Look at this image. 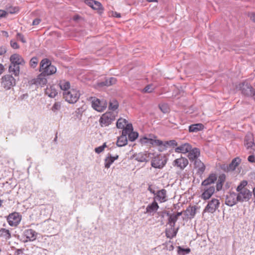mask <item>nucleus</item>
<instances>
[{"mask_svg": "<svg viewBox=\"0 0 255 255\" xmlns=\"http://www.w3.org/2000/svg\"><path fill=\"white\" fill-rule=\"evenodd\" d=\"M159 107L160 109V110L163 113H166L169 111V108L168 105L166 104H161L159 105Z\"/></svg>", "mask_w": 255, "mask_h": 255, "instance_id": "49530a36", "label": "nucleus"}, {"mask_svg": "<svg viewBox=\"0 0 255 255\" xmlns=\"http://www.w3.org/2000/svg\"><path fill=\"white\" fill-rule=\"evenodd\" d=\"M111 15L114 16V17H121V14L120 13H118L116 11H112L111 12Z\"/></svg>", "mask_w": 255, "mask_h": 255, "instance_id": "4d7b16f0", "label": "nucleus"}, {"mask_svg": "<svg viewBox=\"0 0 255 255\" xmlns=\"http://www.w3.org/2000/svg\"><path fill=\"white\" fill-rule=\"evenodd\" d=\"M38 62V60L37 58L36 57H33L31 59L30 61V65L31 67L35 68L37 66Z\"/></svg>", "mask_w": 255, "mask_h": 255, "instance_id": "de8ad7c7", "label": "nucleus"}, {"mask_svg": "<svg viewBox=\"0 0 255 255\" xmlns=\"http://www.w3.org/2000/svg\"><path fill=\"white\" fill-rule=\"evenodd\" d=\"M10 45L13 49L19 48V45H18L17 43L15 41L11 40Z\"/></svg>", "mask_w": 255, "mask_h": 255, "instance_id": "5fc2aeb1", "label": "nucleus"}, {"mask_svg": "<svg viewBox=\"0 0 255 255\" xmlns=\"http://www.w3.org/2000/svg\"><path fill=\"white\" fill-rule=\"evenodd\" d=\"M24 235L27 239V241H33L36 239L37 236V233L32 229L26 230Z\"/></svg>", "mask_w": 255, "mask_h": 255, "instance_id": "412c9836", "label": "nucleus"}, {"mask_svg": "<svg viewBox=\"0 0 255 255\" xmlns=\"http://www.w3.org/2000/svg\"><path fill=\"white\" fill-rule=\"evenodd\" d=\"M45 94L50 98H54L58 94L56 87L54 85L47 87L45 91Z\"/></svg>", "mask_w": 255, "mask_h": 255, "instance_id": "bb28decb", "label": "nucleus"}, {"mask_svg": "<svg viewBox=\"0 0 255 255\" xmlns=\"http://www.w3.org/2000/svg\"><path fill=\"white\" fill-rule=\"evenodd\" d=\"M182 214L181 212H178L176 214H172L170 215L168 219V223L171 227H174L179 216Z\"/></svg>", "mask_w": 255, "mask_h": 255, "instance_id": "c756f323", "label": "nucleus"}, {"mask_svg": "<svg viewBox=\"0 0 255 255\" xmlns=\"http://www.w3.org/2000/svg\"><path fill=\"white\" fill-rule=\"evenodd\" d=\"M93 1L94 0H87L85 1V3L92 8V5L93 4Z\"/></svg>", "mask_w": 255, "mask_h": 255, "instance_id": "13d9d810", "label": "nucleus"}, {"mask_svg": "<svg viewBox=\"0 0 255 255\" xmlns=\"http://www.w3.org/2000/svg\"><path fill=\"white\" fill-rule=\"evenodd\" d=\"M146 0L148 2H153V1L157 2V0Z\"/></svg>", "mask_w": 255, "mask_h": 255, "instance_id": "69168bd1", "label": "nucleus"}, {"mask_svg": "<svg viewBox=\"0 0 255 255\" xmlns=\"http://www.w3.org/2000/svg\"><path fill=\"white\" fill-rule=\"evenodd\" d=\"M190 252V249L189 248L183 249L181 247H178V253L182 255H185L188 254Z\"/></svg>", "mask_w": 255, "mask_h": 255, "instance_id": "c03bdc74", "label": "nucleus"}, {"mask_svg": "<svg viewBox=\"0 0 255 255\" xmlns=\"http://www.w3.org/2000/svg\"><path fill=\"white\" fill-rule=\"evenodd\" d=\"M109 79H106L104 82H100L98 83V86L100 87L103 86H110L111 84H109Z\"/></svg>", "mask_w": 255, "mask_h": 255, "instance_id": "603ef678", "label": "nucleus"}, {"mask_svg": "<svg viewBox=\"0 0 255 255\" xmlns=\"http://www.w3.org/2000/svg\"><path fill=\"white\" fill-rule=\"evenodd\" d=\"M249 150L251 155L248 157V161L250 162H254L255 161V149H251Z\"/></svg>", "mask_w": 255, "mask_h": 255, "instance_id": "79ce46f5", "label": "nucleus"}, {"mask_svg": "<svg viewBox=\"0 0 255 255\" xmlns=\"http://www.w3.org/2000/svg\"><path fill=\"white\" fill-rule=\"evenodd\" d=\"M238 192L237 196L238 201L240 202H247L250 199L252 196V192L248 189Z\"/></svg>", "mask_w": 255, "mask_h": 255, "instance_id": "2eb2a0df", "label": "nucleus"}, {"mask_svg": "<svg viewBox=\"0 0 255 255\" xmlns=\"http://www.w3.org/2000/svg\"><path fill=\"white\" fill-rule=\"evenodd\" d=\"M17 39L19 40H20L22 43H25L26 40L24 37V36L21 34L18 33L16 35Z\"/></svg>", "mask_w": 255, "mask_h": 255, "instance_id": "864d4df0", "label": "nucleus"}, {"mask_svg": "<svg viewBox=\"0 0 255 255\" xmlns=\"http://www.w3.org/2000/svg\"><path fill=\"white\" fill-rule=\"evenodd\" d=\"M224 178L223 177H220L218 179L217 185H216V189L217 191H219L221 189L222 187V182H224Z\"/></svg>", "mask_w": 255, "mask_h": 255, "instance_id": "09e8293b", "label": "nucleus"}, {"mask_svg": "<svg viewBox=\"0 0 255 255\" xmlns=\"http://www.w3.org/2000/svg\"><path fill=\"white\" fill-rule=\"evenodd\" d=\"M129 124L128 123V121L123 118H120L117 122V127L119 129H123L124 130L127 125Z\"/></svg>", "mask_w": 255, "mask_h": 255, "instance_id": "72a5a7b5", "label": "nucleus"}, {"mask_svg": "<svg viewBox=\"0 0 255 255\" xmlns=\"http://www.w3.org/2000/svg\"><path fill=\"white\" fill-rule=\"evenodd\" d=\"M109 80V84H111V85H112L114 84H115L117 82V80L114 77H111L110 79H108Z\"/></svg>", "mask_w": 255, "mask_h": 255, "instance_id": "6e6d98bb", "label": "nucleus"}, {"mask_svg": "<svg viewBox=\"0 0 255 255\" xmlns=\"http://www.w3.org/2000/svg\"><path fill=\"white\" fill-rule=\"evenodd\" d=\"M194 165L200 173H203L205 170V166L200 160H196L194 162Z\"/></svg>", "mask_w": 255, "mask_h": 255, "instance_id": "473e14b6", "label": "nucleus"}, {"mask_svg": "<svg viewBox=\"0 0 255 255\" xmlns=\"http://www.w3.org/2000/svg\"><path fill=\"white\" fill-rule=\"evenodd\" d=\"M202 194L200 197L204 200L209 199L215 192V188L214 186H202Z\"/></svg>", "mask_w": 255, "mask_h": 255, "instance_id": "9b49d317", "label": "nucleus"}, {"mask_svg": "<svg viewBox=\"0 0 255 255\" xmlns=\"http://www.w3.org/2000/svg\"><path fill=\"white\" fill-rule=\"evenodd\" d=\"M40 71L46 75H50L56 72V67L51 65L50 61L47 59H43L40 64Z\"/></svg>", "mask_w": 255, "mask_h": 255, "instance_id": "f03ea898", "label": "nucleus"}, {"mask_svg": "<svg viewBox=\"0 0 255 255\" xmlns=\"http://www.w3.org/2000/svg\"><path fill=\"white\" fill-rule=\"evenodd\" d=\"M60 108H61L60 103L59 102H56L53 105V106L52 108V110L54 112H55L56 111H59L60 109Z\"/></svg>", "mask_w": 255, "mask_h": 255, "instance_id": "3c124183", "label": "nucleus"}, {"mask_svg": "<svg viewBox=\"0 0 255 255\" xmlns=\"http://www.w3.org/2000/svg\"><path fill=\"white\" fill-rule=\"evenodd\" d=\"M132 130L131 131L128 132V139L130 141H133L135 140L138 137V134L136 132H134Z\"/></svg>", "mask_w": 255, "mask_h": 255, "instance_id": "ea45409f", "label": "nucleus"}, {"mask_svg": "<svg viewBox=\"0 0 255 255\" xmlns=\"http://www.w3.org/2000/svg\"><path fill=\"white\" fill-rule=\"evenodd\" d=\"M167 159L163 154H159L155 156L151 160V166L155 168L161 169L166 164Z\"/></svg>", "mask_w": 255, "mask_h": 255, "instance_id": "423d86ee", "label": "nucleus"}, {"mask_svg": "<svg viewBox=\"0 0 255 255\" xmlns=\"http://www.w3.org/2000/svg\"><path fill=\"white\" fill-rule=\"evenodd\" d=\"M1 236H2L6 240L10 238L11 235L8 230L1 229Z\"/></svg>", "mask_w": 255, "mask_h": 255, "instance_id": "a19ab883", "label": "nucleus"}, {"mask_svg": "<svg viewBox=\"0 0 255 255\" xmlns=\"http://www.w3.org/2000/svg\"><path fill=\"white\" fill-rule=\"evenodd\" d=\"M118 112H108L103 114L101 117L99 122L101 127L109 126L115 120L117 116Z\"/></svg>", "mask_w": 255, "mask_h": 255, "instance_id": "7ed1b4c3", "label": "nucleus"}, {"mask_svg": "<svg viewBox=\"0 0 255 255\" xmlns=\"http://www.w3.org/2000/svg\"><path fill=\"white\" fill-rule=\"evenodd\" d=\"M1 80L2 85L6 90L9 89L15 85V79L12 76L9 75L2 77Z\"/></svg>", "mask_w": 255, "mask_h": 255, "instance_id": "f8f14e48", "label": "nucleus"}, {"mask_svg": "<svg viewBox=\"0 0 255 255\" xmlns=\"http://www.w3.org/2000/svg\"><path fill=\"white\" fill-rule=\"evenodd\" d=\"M9 60L10 65L9 66V72L12 73L15 76H17L19 73V65H23L25 64V61L22 57L17 53L11 55Z\"/></svg>", "mask_w": 255, "mask_h": 255, "instance_id": "f257e3e1", "label": "nucleus"}, {"mask_svg": "<svg viewBox=\"0 0 255 255\" xmlns=\"http://www.w3.org/2000/svg\"><path fill=\"white\" fill-rule=\"evenodd\" d=\"M240 90L242 91V93L249 97H253L255 95V91L254 88L247 83H243L240 84L239 86L237 87Z\"/></svg>", "mask_w": 255, "mask_h": 255, "instance_id": "9d476101", "label": "nucleus"}, {"mask_svg": "<svg viewBox=\"0 0 255 255\" xmlns=\"http://www.w3.org/2000/svg\"><path fill=\"white\" fill-rule=\"evenodd\" d=\"M60 89L64 92H67L71 89L70 83L66 80H61L59 83Z\"/></svg>", "mask_w": 255, "mask_h": 255, "instance_id": "2f4dec72", "label": "nucleus"}, {"mask_svg": "<svg viewBox=\"0 0 255 255\" xmlns=\"http://www.w3.org/2000/svg\"><path fill=\"white\" fill-rule=\"evenodd\" d=\"M132 130V124L127 125L126 128L123 130L122 135L119 136L117 141V145L118 146H123L127 144L128 140L127 135L128 132Z\"/></svg>", "mask_w": 255, "mask_h": 255, "instance_id": "0eeeda50", "label": "nucleus"}, {"mask_svg": "<svg viewBox=\"0 0 255 255\" xmlns=\"http://www.w3.org/2000/svg\"><path fill=\"white\" fill-rule=\"evenodd\" d=\"M65 100L69 103H75L80 97V92L76 89L71 88L67 92L63 93Z\"/></svg>", "mask_w": 255, "mask_h": 255, "instance_id": "20e7f679", "label": "nucleus"}, {"mask_svg": "<svg viewBox=\"0 0 255 255\" xmlns=\"http://www.w3.org/2000/svg\"><path fill=\"white\" fill-rule=\"evenodd\" d=\"M155 199L160 202H164L166 201V191L162 189L156 192Z\"/></svg>", "mask_w": 255, "mask_h": 255, "instance_id": "a878e982", "label": "nucleus"}, {"mask_svg": "<svg viewBox=\"0 0 255 255\" xmlns=\"http://www.w3.org/2000/svg\"><path fill=\"white\" fill-rule=\"evenodd\" d=\"M0 66H1V71L2 70L3 66L1 64L0 65Z\"/></svg>", "mask_w": 255, "mask_h": 255, "instance_id": "774afa93", "label": "nucleus"}, {"mask_svg": "<svg viewBox=\"0 0 255 255\" xmlns=\"http://www.w3.org/2000/svg\"><path fill=\"white\" fill-rule=\"evenodd\" d=\"M92 106L96 111L102 112L106 109L107 103L106 100L103 99L100 100L96 98H92Z\"/></svg>", "mask_w": 255, "mask_h": 255, "instance_id": "6e6552de", "label": "nucleus"}, {"mask_svg": "<svg viewBox=\"0 0 255 255\" xmlns=\"http://www.w3.org/2000/svg\"><path fill=\"white\" fill-rule=\"evenodd\" d=\"M249 16L251 20L255 22V13H251L249 14Z\"/></svg>", "mask_w": 255, "mask_h": 255, "instance_id": "680f3d73", "label": "nucleus"}, {"mask_svg": "<svg viewBox=\"0 0 255 255\" xmlns=\"http://www.w3.org/2000/svg\"><path fill=\"white\" fill-rule=\"evenodd\" d=\"M204 126L202 124H193L189 126V131L191 132H197L204 129Z\"/></svg>", "mask_w": 255, "mask_h": 255, "instance_id": "7c9ffc66", "label": "nucleus"}, {"mask_svg": "<svg viewBox=\"0 0 255 255\" xmlns=\"http://www.w3.org/2000/svg\"><path fill=\"white\" fill-rule=\"evenodd\" d=\"M102 8L101 3L97 1L94 0L92 8L95 10H100Z\"/></svg>", "mask_w": 255, "mask_h": 255, "instance_id": "a18cd8bd", "label": "nucleus"}, {"mask_svg": "<svg viewBox=\"0 0 255 255\" xmlns=\"http://www.w3.org/2000/svg\"><path fill=\"white\" fill-rule=\"evenodd\" d=\"M107 146L106 143H104L102 146L96 147L95 149V151L97 153H100L102 152L105 149V148Z\"/></svg>", "mask_w": 255, "mask_h": 255, "instance_id": "8fccbe9b", "label": "nucleus"}, {"mask_svg": "<svg viewBox=\"0 0 255 255\" xmlns=\"http://www.w3.org/2000/svg\"><path fill=\"white\" fill-rule=\"evenodd\" d=\"M140 142L144 145L159 147L160 144L161 143V140L157 139L153 134H149L140 138Z\"/></svg>", "mask_w": 255, "mask_h": 255, "instance_id": "39448f33", "label": "nucleus"}, {"mask_svg": "<svg viewBox=\"0 0 255 255\" xmlns=\"http://www.w3.org/2000/svg\"><path fill=\"white\" fill-rule=\"evenodd\" d=\"M177 232V230H175L174 227H171L166 230V236L168 238L172 239L176 236Z\"/></svg>", "mask_w": 255, "mask_h": 255, "instance_id": "c9c22d12", "label": "nucleus"}, {"mask_svg": "<svg viewBox=\"0 0 255 255\" xmlns=\"http://www.w3.org/2000/svg\"><path fill=\"white\" fill-rule=\"evenodd\" d=\"M247 184H248V182L246 180L242 181L240 183V184L239 185V186H238V187L237 188V191H243L244 190L247 189V188H245L246 186L247 185Z\"/></svg>", "mask_w": 255, "mask_h": 255, "instance_id": "37998d69", "label": "nucleus"}, {"mask_svg": "<svg viewBox=\"0 0 255 255\" xmlns=\"http://www.w3.org/2000/svg\"><path fill=\"white\" fill-rule=\"evenodd\" d=\"M197 207L196 206H190L186 209L187 215L190 218H193L196 213Z\"/></svg>", "mask_w": 255, "mask_h": 255, "instance_id": "f704fd0d", "label": "nucleus"}, {"mask_svg": "<svg viewBox=\"0 0 255 255\" xmlns=\"http://www.w3.org/2000/svg\"><path fill=\"white\" fill-rule=\"evenodd\" d=\"M238 201V198L236 193H230L227 195L226 199V204L229 206H233L235 205Z\"/></svg>", "mask_w": 255, "mask_h": 255, "instance_id": "f3484780", "label": "nucleus"}, {"mask_svg": "<svg viewBox=\"0 0 255 255\" xmlns=\"http://www.w3.org/2000/svg\"><path fill=\"white\" fill-rule=\"evenodd\" d=\"M159 208L156 202L153 201L152 203L148 205L146 208V213L150 215H153Z\"/></svg>", "mask_w": 255, "mask_h": 255, "instance_id": "393cba45", "label": "nucleus"}, {"mask_svg": "<svg viewBox=\"0 0 255 255\" xmlns=\"http://www.w3.org/2000/svg\"><path fill=\"white\" fill-rule=\"evenodd\" d=\"M40 19H38V18H36V19H35L33 21V22H32V24L33 25H38L40 22Z\"/></svg>", "mask_w": 255, "mask_h": 255, "instance_id": "bf43d9fd", "label": "nucleus"}, {"mask_svg": "<svg viewBox=\"0 0 255 255\" xmlns=\"http://www.w3.org/2000/svg\"><path fill=\"white\" fill-rule=\"evenodd\" d=\"M150 153L147 152H140L134 155L135 160L139 162H147L149 158Z\"/></svg>", "mask_w": 255, "mask_h": 255, "instance_id": "aec40b11", "label": "nucleus"}, {"mask_svg": "<svg viewBox=\"0 0 255 255\" xmlns=\"http://www.w3.org/2000/svg\"><path fill=\"white\" fill-rule=\"evenodd\" d=\"M217 177L215 174L212 173L210 174L209 177L202 181L201 183L202 186H209L214 183L217 180Z\"/></svg>", "mask_w": 255, "mask_h": 255, "instance_id": "5701e85b", "label": "nucleus"}, {"mask_svg": "<svg viewBox=\"0 0 255 255\" xmlns=\"http://www.w3.org/2000/svg\"><path fill=\"white\" fill-rule=\"evenodd\" d=\"M155 88L156 86L152 84H149L146 86L144 88L141 90V92L142 93H151L154 91Z\"/></svg>", "mask_w": 255, "mask_h": 255, "instance_id": "e433bc0d", "label": "nucleus"}, {"mask_svg": "<svg viewBox=\"0 0 255 255\" xmlns=\"http://www.w3.org/2000/svg\"><path fill=\"white\" fill-rule=\"evenodd\" d=\"M253 193H254V196L255 197V187L254 188Z\"/></svg>", "mask_w": 255, "mask_h": 255, "instance_id": "338daca9", "label": "nucleus"}, {"mask_svg": "<svg viewBox=\"0 0 255 255\" xmlns=\"http://www.w3.org/2000/svg\"><path fill=\"white\" fill-rule=\"evenodd\" d=\"M149 190L151 193H152L156 195V192L152 190L151 189H149Z\"/></svg>", "mask_w": 255, "mask_h": 255, "instance_id": "0e129e2a", "label": "nucleus"}, {"mask_svg": "<svg viewBox=\"0 0 255 255\" xmlns=\"http://www.w3.org/2000/svg\"><path fill=\"white\" fill-rule=\"evenodd\" d=\"M240 162V159L239 158H235L234 159L232 162L230 164L229 166V170H234L237 166H238Z\"/></svg>", "mask_w": 255, "mask_h": 255, "instance_id": "4c0bfd02", "label": "nucleus"}, {"mask_svg": "<svg viewBox=\"0 0 255 255\" xmlns=\"http://www.w3.org/2000/svg\"><path fill=\"white\" fill-rule=\"evenodd\" d=\"M21 220V216L18 213H13L9 215L7 218V222L11 226H16Z\"/></svg>", "mask_w": 255, "mask_h": 255, "instance_id": "ddd939ff", "label": "nucleus"}, {"mask_svg": "<svg viewBox=\"0 0 255 255\" xmlns=\"http://www.w3.org/2000/svg\"><path fill=\"white\" fill-rule=\"evenodd\" d=\"M191 145L188 143L182 144L175 149V151L177 153H181L185 154L190 151Z\"/></svg>", "mask_w": 255, "mask_h": 255, "instance_id": "4be33fe9", "label": "nucleus"}, {"mask_svg": "<svg viewBox=\"0 0 255 255\" xmlns=\"http://www.w3.org/2000/svg\"><path fill=\"white\" fill-rule=\"evenodd\" d=\"M119 158V155H116L112 156L111 155H109L105 159V167L106 168L108 169L110 166L114 163V162Z\"/></svg>", "mask_w": 255, "mask_h": 255, "instance_id": "cd10ccee", "label": "nucleus"}, {"mask_svg": "<svg viewBox=\"0 0 255 255\" xmlns=\"http://www.w3.org/2000/svg\"><path fill=\"white\" fill-rule=\"evenodd\" d=\"M188 153V154L187 157H188L190 161H195L196 160H197V158L200 155V150L198 148H192L191 146L190 151H189Z\"/></svg>", "mask_w": 255, "mask_h": 255, "instance_id": "a211bd4d", "label": "nucleus"}, {"mask_svg": "<svg viewBox=\"0 0 255 255\" xmlns=\"http://www.w3.org/2000/svg\"><path fill=\"white\" fill-rule=\"evenodd\" d=\"M219 206V200L216 198H212L211 200L208 201L207 205L203 210V212L213 213L218 209Z\"/></svg>", "mask_w": 255, "mask_h": 255, "instance_id": "1a4fd4ad", "label": "nucleus"}, {"mask_svg": "<svg viewBox=\"0 0 255 255\" xmlns=\"http://www.w3.org/2000/svg\"><path fill=\"white\" fill-rule=\"evenodd\" d=\"M1 33L2 35L5 36V37H7L8 36V34L6 31H1Z\"/></svg>", "mask_w": 255, "mask_h": 255, "instance_id": "e2e57ef3", "label": "nucleus"}, {"mask_svg": "<svg viewBox=\"0 0 255 255\" xmlns=\"http://www.w3.org/2000/svg\"><path fill=\"white\" fill-rule=\"evenodd\" d=\"M167 249L169 251H172L174 249L173 246L171 244H167L166 245Z\"/></svg>", "mask_w": 255, "mask_h": 255, "instance_id": "052dcab7", "label": "nucleus"}, {"mask_svg": "<svg viewBox=\"0 0 255 255\" xmlns=\"http://www.w3.org/2000/svg\"><path fill=\"white\" fill-rule=\"evenodd\" d=\"M44 75L42 73L38 76L37 78L35 80L34 84L37 85H39L41 87L45 85L47 83V79Z\"/></svg>", "mask_w": 255, "mask_h": 255, "instance_id": "c85d7f7f", "label": "nucleus"}, {"mask_svg": "<svg viewBox=\"0 0 255 255\" xmlns=\"http://www.w3.org/2000/svg\"><path fill=\"white\" fill-rule=\"evenodd\" d=\"M119 107V103L116 100H111L109 104V109L112 110L114 113L115 111L118 109Z\"/></svg>", "mask_w": 255, "mask_h": 255, "instance_id": "58836bf2", "label": "nucleus"}, {"mask_svg": "<svg viewBox=\"0 0 255 255\" xmlns=\"http://www.w3.org/2000/svg\"><path fill=\"white\" fill-rule=\"evenodd\" d=\"M188 164V160L185 157H181L174 160L173 165L179 169H184Z\"/></svg>", "mask_w": 255, "mask_h": 255, "instance_id": "dca6fc26", "label": "nucleus"}, {"mask_svg": "<svg viewBox=\"0 0 255 255\" xmlns=\"http://www.w3.org/2000/svg\"><path fill=\"white\" fill-rule=\"evenodd\" d=\"M244 144L247 150L255 149L253 135L251 133H248L245 138Z\"/></svg>", "mask_w": 255, "mask_h": 255, "instance_id": "4468645a", "label": "nucleus"}, {"mask_svg": "<svg viewBox=\"0 0 255 255\" xmlns=\"http://www.w3.org/2000/svg\"><path fill=\"white\" fill-rule=\"evenodd\" d=\"M177 145V142L175 140L163 141L161 140V143L160 144L159 150L163 151L167 148L168 146H176Z\"/></svg>", "mask_w": 255, "mask_h": 255, "instance_id": "b1692460", "label": "nucleus"}, {"mask_svg": "<svg viewBox=\"0 0 255 255\" xmlns=\"http://www.w3.org/2000/svg\"><path fill=\"white\" fill-rule=\"evenodd\" d=\"M18 11L19 8L18 7L9 5L6 6L5 10H1V17H6L8 13L14 14L17 13Z\"/></svg>", "mask_w": 255, "mask_h": 255, "instance_id": "6ab92c4d", "label": "nucleus"}]
</instances>
